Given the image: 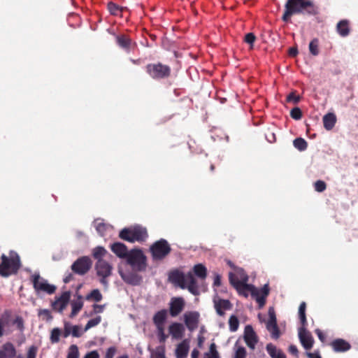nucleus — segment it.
<instances>
[{
  "instance_id": "1",
  "label": "nucleus",
  "mask_w": 358,
  "mask_h": 358,
  "mask_svg": "<svg viewBox=\"0 0 358 358\" xmlns=\"http://www.w3.org/2000/svg\"><path fill=\"white\" fill-rule=\"evenodd\" d=\"M169 278L174 285L183 289L187 288L194 295L199 294L196 279L191 272L183 273L178 271H175L169 274Z\"/></svg>"
},
{
  "instance_id": "2",
  "label": "nucleus",
  "mask_w": 358,
  "mask_h": 358,
  "mask_svg": "<svg viewBox=\"0 0 358 358\" xmlns=\"http://www.w3.org/2000/svg\"><path fill=\"white\" fill-rule=\"evenodd\" d=\"M306 12L311 14L315 8L310 0H288L285 4V12L282 16L284 21H287L294 13Z\"/></svg>"
},
{
  "instance_id": "3",
  "label": "nucleus",
  "mask_w": 358,
  "mask_h": 358,
  "mask_svg": "<svg viewBox=\"0 0 358 358\" xmlns=\"http://www.w3.org/2000/svg\"><path fill=\"white\" fill-rule=\"evenodd\" d=\"M228 264L233 268V271L229 273V282L241 294L245 290L247 286L250 285L248 283V275L243 269L236 267L230 261L228 262Z\"/></svg>"
},
{
  "instance_id": "4",
  "label": "nucleus",
  "mask_w": 358,
  "mask_h": 358,
  "mask_svg": "<svg viewBox=\"0 0 358 358\" xmlns=\"http://www.w3.org/2000/svg\"><path fill=\"white\" fill-rule=\"evenodd\" d=\"M20 266V257L16 252L11 251L8 257L3 254L1 256L0 275L4 277L9 276L16 273Z\"/></svg>"
},
{
  "instance_id": "5",
  "label": "nucleus",
  "mask_w": 358,
  "mask_h": 358,
  "mask_svg": "<svg viewBox=\"0 0 358 358\" xmlns=\"http://www.w3.org/2000/svg\"><path fill=\"white\" fill-rule=\"evenodd\" d=\"M148 234L146 229L140 226L125 228L120 233V237L129 242H141L145 240Z\"/></svg>"
},
{
  "instance_id": "6",
  "label": "nucleus",
  "mask_w": 358,
  "mask_h": 358,
  "mask_svg": "<svg viewBox=\"0 0 358 358\" xmlns=\"http://www.w3.org/2000/svg\"><path fill=\"white\" fill-rule=\"evenodd\" d=\"M241 294L245 297H248L249 294L256 300L259 308H262L266 303V299L269 294V288L267 284L263 287L259 289L250 285Z\"/></svg>"
},
{
  "instance_id": "7",
  "label": "nucleus",
  "mask_w": 358,
  "mask_h": 358,
  "mask_svg": "<svg viewBox=\"0 0 358 358\" xmlns=\"http://www.w3.org/2000/svg\"><path fill=\"white\" fill-rule=\"evenodd\" d=\"M127 262L135 271H144L146 269V257L140 250H131Z\"/></svg>"
},
{
  "instance_id": "8",
  "label": "nucleus",
  "mask_w": 358,
  "mask_h": 358,
  "mask_svg": "<svg viewBox=\"0 0 358 358\" xmlns=\"http://www.w3.org/2000/svg\"><path fill=\"white\" fill-rule=\"evenodd\" d=\"M31 281L34 288L38 294L41 293L52 294L57 289L55 285L50 284L47 280L41 277L38 273H34L31 276Z\"/></svg>"
},
{
  "instance_id": "9",
  "label": "nucleus",
  "mask_w": 358,
  "mask_h": 358,
  "mask_svg": "<svg viewBox=\"0 0 358 358\" xmlns=\"http://www.w3.org/2000/svg\"><path fill=\"white\" fill-rule=\"evenodd\" d=\"M170 246L164 239L155 242L150 248L152 258L155 261L164 259L170 252Z\"/></svg>"
},
{
  "instance_id": "10",
  "label": "nucleus",
  "mask_w": 358,
  "mask_h": 358,
  "mask_svg": "<svg viewBox=\"0 0 358 358\" xmlns=\"http://www.w3.org/2000/svg\"><path fill=\"white\" fill-rule=\"evenodd\" d=\"M118 273L122 279L127 284L138 285L142 281V277L135 271L124 270L121 266L118 267Z\"/></svg>"
},
{
  "instance_id": "11",
  "label": "nucleus",
  "mask_w": 358,
  "mask_h": 358,
  "mask_svg": "<svg viewBox=\"0 0 358 358\" xmlns=\"http://www.w3.org/2000/svg\"><path fill=\"white\" fill-rule=\"evenodd\" d=\"M199 320L200 314L197 311H187L183 314L184 323L189 331L198 328Z\"/></svg>"
},
{
  "instance_id": "12",
  "label": "nucleus",
  "mask_w": 358,
  "mask_h": 358,
  "mask_svg": "<svg viewBox=\"0 0 358 358\" xmlns=\"http://www.w3.org/2000/svg\"><path fill=\"white\" fill-rule=\"evenodd\" d=\"M92 266L91 259L88 257H82L78 259L72 265V271L79 275H84Z\"/></svg>"
},
{
  "instance_id": "13",
  "label": "nucleus",
  "mask_w": 358,
  "mask_h": 358,
  "mask_svg": "<svg viewBox=\"0 0 358 358\" xmlns=\"http://www.w3.org/2000/svg\"><path fill=\"white\" fill-rule=\"evenodd\" d=\"M148 73L153 78H162L169 74L170 69L167 66L161 64H149L147 66Z\"/></svg>"
},
{
  "instance_id": "14",
  "label": "nucleus",
  "mask_w": 358,
  "mask_h": 358,
  "mask_svg": "<svg viewBox=\"0 0 358 358\" xmlns=\"http://www.w3.org/2000/svg\"><path fill=\"white\" fill-rule=\"evenodd\" d=\"M268 317L269 318L266 324V329L271 333L272 338L276 339L279 338L280 332L277 325L275 310L273 307H270L268 309Z\"/></svg>"
},
{
  "instance_id": "15",
  "label": "nucleus",
  "mask_w": 358,
  "mask_h": 358,
  "mask_svg": "<svg viewBox=\"0 0 358 358\" xmlns=\"http://www.w3.org/2000/svg\"><path fill=\"white\" fill-rule=\"evenodd\" d=\"M71 298V292L69 291L64 292L60 296L55 299L52 303L53 310L62 313L67 306Z\"/></svg>"
},
{
  "instance_id": "16",
  "label": "nucleus",
  "mask_w": 358,
  "mask_h": 358,
  "mask_svg": "<svg viewBox=\"0 0 358 358\" xmlns=\"http://www.w3.org/2000/svg\"><path fill=\"white\" fill-rule=\"evenodd\" d=\"M299 338L303 347L308 350L313 347L314 340L311 334L306 329V326L302 325L299 329Z\"/></svg>"
},
{
  "instance_id": "17",
  "label": "nucleus",
  "mask_w": 358,
  "mask_h": 358,
  "mask_svg": "<svg viewBox=\"0 0 358 358\" xmlns=\"http://www.w3.org/2000/svg\"><path fill=\"white\" fill-rule=\"evenodd\" d=\"M83 332L85 331L80 325H73L69 322H64L63 332L64 338H67L69 336L78 338L83 335Z\"/></svg>"
},
{
  "instance_id": "18",
  "label": "nucleus",
  "mask_w": 358,
  "mask_h": 358,
  "mask_svg": "<svg viewBox=\"0 0 358 358\" xmlns=\"http://www.w3.org/2000/svg\"><path fill=\"white\" fill-rule=\"evenodd\" d=\"M185 301L181 297L172 298L169 303V312L172 317L178 316L185 308Z\"/></svg>"
},
{
  "instance_id": "19",
  "label": "nucleus",
  "mask_w": 358,
  "mask_h": 358,
  "mask_svg": "<svg viewBox=\"0 0 358 358\" xmlns=\"http://www.w3.org/2000/svg\"><path fill=\"white\" fill-rule=\"evenodd\" d=\"M185 326L178 322H173L169 327V332L173 339L180 340L185 335Z\"/></svg>"
},
{
  "instance_id": "20",
  "label": "nucleus",
  "mask_w": 358,
  "mask_h": 358,
  "mask_svg": "<svg viewBox=\"0 0 358 358\" xmlns=\"http://www.w3.org/2000/svg\"><path fill=\"white\" fill-rule=\"evenodd\" d=\"M244 339L247 345L252 350H254L257 343V336L252 327L248 325L244 331Z\"/></svg>"
},
{
  "instance_id": "21",
  "label": "nucleus",
  "mask_w": 358,
  "mask_h": 358,
  "mask_svg": "<svg viewBox=\"0 0 358 358\" xmlns=\"http://www.w3.org/2000/svg\"><path fill=\"white\" fill-rule=\"evenodd\" d=\"M96 270L99 276L107 278L111 274L112 266L105 260H99L96 264Z\"/></svg>"
},
{
  "instance_id": "22",
  "label": "nucleus",
  "mask_w": 358,
  "mask_h": 358,
  "mask_svg": "<svg viewBox=\"0 0 358 358\" xmlns=\"http://www.w3.org/2000/svg\"><path fill=\"white\" fill-rule=\"evenodd\" d=\"M189 350V341L184 339L176 348L175 354L177 358H186Z\"/></svg>"
},
{
  "instance_id": "23",
  "label": "nucleus",
  "mask_w": 358,
  "mask_h": 358,
  "mask_svg": "<svg viewBox=\"0 0 358 358\" xmlns=\"http://www.w3.org/2000/svg\"><path fill=\"white\" fill-rule=\"evenodd\" d=\"M111 250L120 258H127L129 252L127 247L121 243H115L110 246Z\"/></svg>"
},
{
  "instance_id": "24",
  "label": "nucleus",
  "mask_w": 358,
  "mask_h": 358,
  "mask_svg": "<svg viewBox=\"0 0 358 358\" xmlns=\"http://www.w3.org/2000/svg\"><path fill=\"white\" fill-rule=\"evenodd\" d=\"M215 308L217 313L221 316L224 315V310L231 308V303L228 300L215 299H214Z\"/></svg>"
},
{
  "instance_id": "25",
  "label": "nucleus",
  "mask_w": 358,
  "mask_h": 358,
  "mask_svg": "<svg viewBox=\"0 0 358 358\" xmlns=\"http://www.w3.org/2000/svg\"><path fill=\"white\" fill-rule=\"evenodd\" d=\"M335 352H346L350 349V345L348 342L343 339L338 338L332 341L331 343Z\"/></svg>"
},
{
  "instance_id": "26",
  "label": "nucleus",
  "mask_w": 358,
  "mask_h": 358,
  "mask_svg": "<svg viewBox=\"0 0 358 358\" xmlns=\"http://www.w3.org/2000/svg\"><path fill=\"white\" fill-rule=\"evenodd\" d=\"M0 352L3 358H13L16 355L15 348L11 343H4L0 349Z\"/></svg>"
},
{
  "instance_id": "27",
  "label": "nucleus",
  "mask_w": 358,
  "mask_h": 358,
  "mask_svg": "<svg viewBox=\"0 0 358 358\" xmlns=\"http://www.w3.org/2000/svg\"><path fill=\"white\" fill-rule=\"evenodd\" d=\"M266 349L271 358H286L284 352L272 343L267 344Z\"/></svg>"
},
{
  "instance_id": "28",
  "label": "nucleus",
  "mask_w": 358,
  "mask_h": 358,
  "mask_svg": "<svg viewBox=\"0 0 358 358\" xmlns=\"http://www.w3.org/2000/svg\"><path fill=\"white\" fill-rule=\"evenodd\" d=\"M322 121L324 127L327 130H331L333 129L336 122V116L333 113H329L324 115Z\"/></svg>"
},
{
  "instance_id": "29",
  "label": "nucleus",
  "mask_w": 358,
  "mask_h": 358,
  "mask_svg": "<svg viewBox=\"0 0 358 358\" xmlns=\"http://www.w3.org/2000/svg\"><path fill=\"white\" fill-rule=\"evenodd\" d=\"M72 310L70 314V317L73 318L80 311L83 307V301L81 296H78V299L73 300L71 303Z\"/></svg>"
},
{
  "instance_id": "30",
  "label": "nucleus",
  "mask_w": 358,
  "mask_h": 358,
  "mask_svg": "<svg viewBox=\"0 0 358 358\" xmlns=\"http://www.w3.org/2000/svg\"><path fill=\"white\" fill-rule=\"evenodd\" d=\"M157 336L160 343H164L169 337L165 333V324H155Z\"/></svg>"
},
{
  "instance_id": "31",
  "label": "nucleus",
  "mask_w": 358,
  "mask_h": 358,
  "mask_svg": "<svg viewBox=\"0 0 358 358\" xmlns=\"http://www.w3.org/2000/svg\"><path fill=\"white\" fill-rule=\"evenodd\" d=\"M94 227L97 232L101 236H104L107 231L111 230L112 227L110 225H107L103 222L100 219H97L94 221Z\"/></svg>"
},
{
  "instance_id": "32",
  "label": "nucleus",
  "mask_w": 358,
  "mask_h": 358,
  "mask_svg": "<svg viewBox=\"0 0 358 358\" xmlns=\"http://www.w3.org/2000/svg\"><path fill=\"white\" fill-rule=\"evenodd\" d=\"M168 316L166 310L163 309L157 312L153 317V323L155 324H165Z\"/></svg>"
},
{
  "instance_id": "33",
  "label": "nucleus",
  "mask_w": 358,
  "mask_h": 358,
  "mask_svg": "<svg viewBox=\"0 0 358 358\" xmlns=\"http://www.w3.org/2000/svg\"><path fill=\"white\" fill-rule=\"evenodd\" d=\"M337 31L341 36H347L350 32L348 22L347 20L339 22L337 24Z\"/></svg>"
},
{
  "instance_id": "34",
  "label": "nucleus",
  "mask_w": 358,
  "mask_h": 358,
  "mask_svg": "<svg viewBox=\"0 0 358 358\" xmlns=\"http://www.w3.org/2000/svg\"><path fill=\"white\" fill-rule=\"evenodd\" d=\"M106 250L101 246H98L94 248L92 252L93 257L97 260V262L99 260H103L102 258L106 255Z\"/></svg>"
},
{
  "instance_id": "35",
  "label": "nucleus",
  "mask_w": 358,
  "mask_h": 358,
  "mask_svg": "<svg viewBox=\"0 0 358 358\" xmlns=\"http://www.w3.org/2000/svg\"><path fill=\"white\" fill-rule=\"evenodd\" d=\"M194 274L201 279L206 277V268L202 264H196L194 266Z\"/></svg>"
},
{
  "instance_id": "36",
  "label": "nucleus",
  "mask_w": 358,
  "mask_h": 358,
  "mask_svg": "<svg viewBox=\"0 0 358 358\" xmlns=\"http://www.w3.org/2000/svg\"><path fill=\"white\" fill-rule=\"evenodd\" d=\"M203 358H220L214 343L210 344L209 351L204 354Z\"/></svg>"
},
{
  "instance_id": "37",
  "label": "nucleus",
  "mask_w": 358,
  "mask_h": 358,
  "mask_svg": "<svg viewBox=\"0 0 358 358\" xmlns=\"http://www.w3.org/2000/svg\"><path fill=\"white\" fill-rule=\"evenodd\" d=\"M117 43L120 47L128 49L131 45V41L125 36H120L117 37Z\"/></svg>"
},
{
  "instance_id": "38",
  "label": "nucleus",
  "mask_w": 358,
  "mask_h": 358,
  "mask_svg": "<svg viewBox=\"0 0 358 358\" xmlns=\"http://www.w3.org/2000/svg\"><path fill=\"white\" fill-rule=\"evenodd\" d=\"M86 299L99 302L102 299V295L99 289H94L86 296Z\"/></svg>"
},
{
  "instance_id": "39",
  "label": "nucleus",
  "mask_w": 358,
  "mask_h": 358,
  "mask_svg": "<svg viewBox=\"0 0 358 358\" xmlns=\"http://www.w3.org/2000/svg\"><path fill=\"white\" fill-rule=\"evenodd\" d=\"M293 143L294 146L300 151H303L307 148V142L302 138H296Z\"/></svg>"
},
{
  "instance_id": "40",
  "label": "nucleus",
  "mask_w": 358,
  "mask_h": 358,
  "mask_svg": "<svg viewBox=\"0 0 358 358\" xmlns=\"http://www.w3.org/2000/svg\"><path fill=\"white\" fill-rule=\"evenodd\" d=\"M305 311H306V303L302 302L300 304V306L299 308V318H300L301 324L303 326H306V324H307Z\"/></svg>"
},
{
  "instance_id": "41",
  "label": "nucleus",
  "mask_w": 358,
  "mask_h": 358,
  "mask_svg": "<svg viewBox=\"0 0 358 358\" xmlns=\"http://www.w3.org/2000/svg\"><path fill=\"white\" fill-rule=\"evenodd\" d=\"M101 316H96V317L90 320L87 322V323L86 324V325H85V327L84 328V331H87L90 329H91V328H92L94 327L97 326L101 322Z\"/></svg>"
},
{
  "instance_id": "42",
  "label": "nucleus",
  "mask_w": 358,
  "mask_h": 358,
  "mask_svg": "<svg viewBox=\"0 0 358 358\" xmlns=\"http://www.w3.org/2000/svg\"><path fill=\"white\" fill-rule=\"evenodd\" d=\"M318 45V40L316 38L311 41L310 43H309L310 52L314 56H316L319 54Z\"/></svg>"
},
{
  "instance_id": "43",
  "label": "nucleus",
  "mask_w": 358,
  "mask_h": 358,
  "mask_svg": "<svg viewBox=\"0 0 358 358\" xmlns=\"http://www.w3.org/2000/svg\"><path fill=\"white\" fill-rule=\"evenodd\" d=\"M246 350L245 348L242 346L235 345V352L234 358H245Z\"/></svg>"
},
{
  "instance_id": "44",
  "label": "nucleus",
  "mask_w": 358,
  "mask_h": 358,
  "mask_svg": "<svg viewBox=\"0 0 358 358\" xmlns=\"http://www.w3.org/2000/svg\"><path fill=\"white\" fill-rule=\"evenodd\" d=\"M229 324L231 331H236L238 329L239 325L238 318L234 315H231L229 320Z\"/></svg>"
},
{
  "instance_id": "45",
  "label": "nucleus",
  "mask_w": 358,
  "mask_h": 358,
  "mask_svg": "<svg viewBox=\"0 0 358 358\" xmlns=\"http://www.w3.org/2000/svg\"><path fill=\"white\" fill-rule=\"evenodd\" d=\"M61 335V331L59 328H54L51 331L50 341L52 343H58L59 341V336Z\"/></svg>"
},
{
  "instance_id": "46",
  "label": "nucleus",
  "mask_w": 358,
  "mask_h": 358,
  "mask_svg": "<svg viewBox=\"0 0 358 358\" xmlns=\"http://www.w3.org/2000/svg\"><path fill=\"white\" fill-rule=\"evenodd\" d=\"M79 357V352L78 348L76 345H72L70 346L67 358H78Z\"/></svg>"
},
{
  "instance_id": "47",
  "label": "nucleus",
  "mask_w": 358,
  "mask_h": 358,
  "mask_svg": "<svg viewBox=\"0 0 358 358\" xmlns=\"http://www.w3.org/2000/svg\"><path fill=\"white\" fill-rule=\"evenodd\" d=\"M108 8L112 15H118L119 13H120L122 10V9L117 5L112 2L108 3Z\"/></svg>"
},
{
  "instance_id": "48",
  "label": "nucleus",
  "mask_w": 358,
  "mask_h": 358,
  "mask_svg": "<svg viewBox=\"0 0 358 358\" xmlns=\"http://www.w3.org/2000/svg\"><path fill=\"white\" fill-rule=\"evenodd\" d=\"M291 117L294 120H300L302 117V113L299 108H294L290 112Z\"/></svg>"
},
{
  "instance_id": "49",
  "label": "nucleus",
  "mask_w": 358,
  "mask_h": 358,
  "mask_svg": "<svg viewBox=\"0 0 358 358\" xmlns=\"http://www.w3.org/2000/svg\"><path fill=\"white\" fill-rule=\"evenodd\" d=\"M256 39L255 36L252 33H248L245 36V41L250 45V48H252L253 43Z\"/></svg>"
},
{
  "instance_id": "50",
  "label": "nucleus",
  "mask_w": 358,
  "mask_h": 358,
  "mask_svg": "<svg viewBox=\"0 0 358 358\" xmlns=\"http://www.w3.org/2000/svg\"><path fill=\"white\" fill-rule=\"evenodd\" d=\"M315 189L319 192H323L326 189V184L322 180H317L315 183Z\"/></svg>"
},
{
  "instance_id": "51",
  "label": "nucleus",
  "mask_w": 358,
  "mask_h": 358,
  "mask_svg": "<svg viewBox=\"0 0 358 358\" xmlns=\"http://www.w3.org/2000/svg\"><path fill=\"white\" fill-rule=\"evenodd\" d=\"M38 315L40 316L43 317V318L45 319L46 320H50L52 319V316L50 315V313L47 309L40 310L39 312H38Z\"/></svg>"
},
{
  "instance_id": "52",
  "label": "nucleus",
  "mask_w": 358,
  "mask_h": 358,
  "mask_svg": "<svg viewBox=\"0 0 358 358\" xmlns=\"http://www.w3.org/2000/svg\"><path fill=\"white\" fill-rule=\"evenodd\" d=\"M36 348L34 346L29 348L27 352V358H36ZM17 358H23L22 356H17Z\"/></svg>"
},
{
  "instance_id": "53",
  "label": "nucleus",
  "mask_w": 358,
  "mask_h": 358,
  "mask_svg": "<svg viewBox=\"0 0 358 358\" xmlns=\"http://www.w3.org/2000/svg\"><path fill=\"white\" fill-rule=\"evenodd\" d=\"M152 358H165L163 348H158L152 355Z\"/></svg>"
},
{
  "instance_id": "54",
  "label": "nucleus",
  "mask_w": 358,
  "mask_h": 358,
  "mask_svg": "<svg viewBox=\"0 0 358 358\" xmlns=\"http://www.w3.org/2000/svg\"><path fill=\"white\" fill-rule=\"evenodd\" d=\"M116 352V349L115 347L109 348L106 353V358H113Z\"/></svg>"
},
{
  "instance_id": "55",
  "label": "nucleus",
  "mask_w": 358,
  "mask_h": 358,
  "mask_svg": "<svg viewBox=\"0 0 358 358\" xmlns=\"http://www.w3.org/2000/svg\"><path fill=\"white\" fill-rule=\"evenodd\" d=\"M300 99V97L299 96L295 95L294 93L290 94L287 96V101H293L294 103H297Z\"/></svg>"
},
{
  "instance_id": "56",
  "label": "nucleus",
  "mask_w": 358,
  "mask_h": 358,
  "mask_svg": "<svg viewBox=\"0 0 358 358\" xmlns=\"http://www.w3.org/2000/svg\"><path fill=\"white\" fill-rule=\"evenodd\" d=\"M94 312L96 313H100L103 311L104 306L103 305H94L93 306Z\"/></svg>"
},
{
  "instance_id": "57",
  "label": "nucleus",
  "mask_w": 358,
  "mask_h": 358,
  "mask_svg": "<svg viewBox=\"0 0 358 358\" xmlns=\"http://www.w3.org/2000/svg\"><path fill=\"white\" fill-rule=\"evenodd\" d=\"M84 358H99L98 352L95 350L87 353Z\"/></svg>"
},
{
  "instance_id": "58",
  "label": "nucleus",
  "mask_w": 358,
  "mask_h": 358,
  "mask_svg": "<svg viewBox=\"0 0 358 358\" xmlns=\"http://www.w3.org/2000/svg\"><path fill=\"white\" fill-rule=\"evenodd\" d=\"M289 352L294 355H297L298 354V350H297V348L296 345H291L289 347Z\"/></svg>"
},
{
  "instance_id": "59",
  "label": "nucleus",
  "mask_w": 358,
  "mask_h": 358,
  "mask_svg": "<svg viewBox=\"0 0 358 358\" xmlns=\"http://www.w3.org/2000/svg\"><path fill=\"white\" fill-rule=\"evenodd\" d=\"M6 325V320L0 319V337L3 334V329Z\"/></svg>"
},
{
  "instance_id": "60",
  "label": "nucleus",
  "mask_w": 358,
  "mask_h": 358,
  "mask_svg": "<svg viewBox=\"0 0 358 358\" xmlns=\"http://www.w3.org/2000/svg\"><path fill=\"white\" fill-rule=\"evenodd\" d=\"M315 333L317 334L319 339L323 342L325 339V337H324V334H322V332L320 329H316Z\"/></svg>"
},
{
  "instance_id": "61",
  "label": "nucleus",
  "mask_w": 358,
  "mask_h": 358,
  "mask_svg": "<svg viewBox=\"0 0 358 358\" xmlns=\"http://www.w3.org/2000/svg\"><path fill=\"white\" fill-rule=\"evenodd\" d=\"M73 279V274L71 273H69L68 275H66L64 278V282L65 283H68L71 280Z\"/></svg>"
},
{
  "instance_id": "62",
  "label": "nucleus",
  "mask_w": 358,
  "mask_h": 358,
  "mask_svg": "<svg viewBox=\"0 0 358 358\" xmlns=\"http://www.w3.org/2000/svg\"><path fill=\"white\" fill-rule=\"evenodd\" d=\"M199 355V351L196 349H194L191 354V358H198Z\"/></svg>"
},
{
  "instance_id": "63",
  "label": "nucleus",
  "mask_w": 358,
  "mask_h": 358,
  "mask_svg": "<svg viewBox=\"0 0 358 358\" xmlns=\"http://www.w3.org/2000/svg\"><path fill=\"white\" fill-rule=\"evenodd\" d=\"M307 356L308 357V358H321V357L316 353L308 352L307 353Z\"/></svg>"
},
{
  "instance_id": "64",
  "label": "nucleus",
  "mask_w": 358,
  "mask_h": 358,
  "mask_svg": "<svg viewBox=\"0 0 358 358\" xmlns=\"http://www.w3.org/2000/svg\"><path fill=\"white\" fill-rule=\"evenodd\" d=\"M298 53V51H297V49L296 48H290L289 50V55L291 56H296Z\"/></svg>"
}]
</instances>
